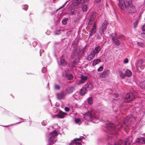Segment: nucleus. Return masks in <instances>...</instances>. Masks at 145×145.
I'll use <instances>...</instances> for the list:
<instances>
[{
  "label": "nucleus",
  "mask_w": 145,
  "mask_h": 145,
  "mask_svg": "<svg viewBox=\"0 0 145 145\" xmlns=\"http://www.w3.org/2000/svg\"><path fill=\"white\" fill-rule=\"evenodd\" d=\"M87 101L88 103L90 104L91 105L93 103V100L92 98V97H89Z\"/></svg>",
  "instance_id": "nucleus-33"
},
{
  "label": "nucleus",
  "mask_w": 145,
  "mask_h": 145,
  "mask_svg": "<svg viewBox=\"0 0 145 145\" xmlns=\"http://www.w3.org/2000/svg\"><path fill=\"white\" fill-rule=\"evenodd\" d=\"M118 97V95H116V97Z\"/></svg>",
  "instance_id": "nucleus-63"
},
{
  "label": "nucleus",
  "mask_w": 145,
  "mask_h": 145,
  "mask_svg": "<svg viewBox=\"0 0 145 145\" xmlns=\"http://www.w3.org/2000/svg\"><path fill=\"white\" fill-rule=\"evenodd\" d=\"M80 140H81L82 139H84V138L83 136L80 137Z\"/></svg>",
  "instance_id": "nucleus-54"
},
{
  "label": "nucleus",
  "mask_w": 145,
  "mask_h": 145,
  "mask_svg": "<svg viewBox=\"0 0 145 145\" xmlns=\"http://www.w3.org/2000/svg\"><path fill=\"white\" fill-rule=\"evenodd\" d=\"M81 79L79 81V84H83L86 81L87 79V77L82 75H81Z\"/></svg>",
  "instance_id": "nucleus-13"
},
{
  "label": "nucleus",
  "mask_w": 145,
  "mask_h": 145,
  "mask_svg": "<svg viewBox=\"0 0 145 145\" xmlns=\"http://www.w3.org/2000/svg\"><path fill=\"white\" fill-rule=\"evenodd\" d=\"M61 31L60 30H56L55 31V35H58L60 34Z\"/></svg>",
  "instance_id": "nucleus-39"
},
{
  "label": "nucleus",
  "mask_w": 145,
  "mask_h": 145,
  "mask_svg": "<svg viewBox=\"0 0 145 145\" xmlns=\"http://www.w3.org/2000/svg\"><path fill=\"white\" fill-rule=\"evenodd\" d=\"M66 114L67 113L62 112L59 113L58 116L59 118H64Z\"/></svg>",
  "instance_id": "nucleus-27"
},
{
  "label": "nucleus",
  "mask_w": 145,
  "mask_h": 145,
  "mask_svg": "<svg viewBox=\"0 0 145 145\" xmlns=\"http://www.w3.org/2000/svg\"><path fill=\"white\" fill-rule=\"evenodd\" d=\"M80 141V138H76L72 141L70 143L69 145H81L82 144L80 142H78L76 141Z\"/></svg>",
  "instance_id": "nucleus-11"
},
{
  "label": "nucleus",
  "mask_w": 145,
  "mask_h": 145,
  "mask_svg": "<svg viewBox=\"0 0 145 145\" xmlns=\"http://www.w3.org/2000/svg\"><path fill=\"white\" fill-rule=\"evenodd\" d=\"M93 34L91 32L90 33L89 35V39L90 38V37L92 36V35Z\"/></svg>",
  "instance_id": "nucleus-55"
},
{
  "label": "nucleus",
  "mask_w": 145,
  "mask_h": 145,
  "mask_svg": "<svg viewBox=\"0 0 145 145\" xmlns=\"http://www.w3.org/2000/svg\"><path fill=\"white\" fill-rule=\"evenodd\" d=\"M108 24L107 21L106 20H105L102 24V26L99 28V31L101 36L103 37V34H104V31L107 28Z\"/></svg>",
  "instance_id": "nucleus-5"
},
{
  "label": "nucleus",
  "mask_w": 145,
  "mask_h": 145,
  "mask_svg": "<svg viewBox=\"0 0 145 145\" xmlns=\"http://www.w3.org/2000/svg\"><path fill=\"white\" fill-rule=\"evenodd\" d=\"M141 36L142 38L145 39V33H141Z\"/></svg>",
  "instance_id": "nucleus-45"
},
{
  "label": "nucleus",
  "mask_w": 145,
  "mask_h": 145,
  "mask_svg": "<svg viewBox=\"0 0 145 145\" xmlns=\"http://www.w3.org/2000/svg\"><path fill=\"white\" fill-rule=\"evenodd\" d=\"M57 133L56 130H54L49 134H47L46 136L47 140H48V145H52L56 141L55 138L57 135Z\"/></svg>",
  "instance_id": "nucleus-3"
},
{
  "label": "nucleus",
  "mask_w": 145,
  "mask_h": 145,
  "mask_svg": "<svg viewBox=\"0 0 145 145\" xmlns=\"http://www.w3.org/2000/svg\"><path fill=\"white\" fill-rule=\"evenodd\" d=\"M59 9V8L57 9V10H56V11H54L52 14L54 13H56Z\"/></svg>",
  "instance_id": "nucleus-58"
},
{
  "label": "nucleus",
  "mask_w": 145,
  "mask_h": 145,
  "mask_svg": "<svg viewBox=\"0 0 145 145\" xmlns=\"http://www.w3.org/2000/svg\"><path fill=\"white\" fill-rule=\"evenodd\" d=\"M142 30L143 31H145V25H143L142 27Z\"/></svg>",
  "instance_id": "nucleus-52"
},
{
  "label": "nucleus",
  "mask_w": 145,
  "mask_h": 145,
  "mask_svg": "<svg viewBox=\"0 0 145 145\" xmlns=\"http://www.w3.org/2000/svg\"><path fill=\"white\" fill-rule=\"evenodd\" d=\"M37 44V42L36 41H34L33 43V47H35Z\"/></svg>",
  "instance_id": "nucleus-47"
},
{
  "label": "nucleus",
  "mask_w": 145,
  "mask_h": 145,
  "mask_svg": "<svg viewBox=\"0 0 145 145\" xmlns=\"http://www.w3.org/2000/svg\"><path fill=\"white\" fill-rule=\"evenodd\" d=\"M128 59L127 58H125L123 62L124 63H126L128 62Z\"/></svg>",
  "instance_id": "nucleus-49"
},
{
  "label": "nucleus",
  "mask_w": 145,
  "mask_h": 145,
  "mask_svg": "<svg viewBox=\"0 0 145 145\" xmlns=\"http://www.w3.org/2000/svg\"><path fill=\"white\" fill-rule=\"evenodd\" d=\"M93 85H92V84H89L86 85L84 87L86 88V90L88 91L90 90V89H91V88H93Z\"/></svg>",
  "instance_id": "nucleus-24"
},
{
  "label": "nucleus",
  "mask_w": 145,
  "mask_h": 145,
  "mask_svg": "<svg viewBox=\"0 0 145 145\" xmlns=\"http://www.w3.org/2000/svg\"><path fill=\"white\" fill-rule=\"evenodd\" d=\"M129 118L127 117L125 119V121L124 123V124H126V123H127L128 124L130 123L129 122Z\"/></svg>",
  "instance_id": "nucleus-35"
},
{
  "label": "nucleus",
  "mask_w": 145,
  "mask_h": 145,
  "mask_svg": "<svg viewBox=\"0 0 145 145\" xmlns=\"http://www.w3.org/2000/svg\"><path fill=\"white\" fill-rule=\"evenodd\" d=\"M77 63V62L76 61V59L74 60L72 62V65H74L76 64Z\"/></svg>",
  "instance_id": "nucleus-44"
},
{
  "label": "nucleus",
  "mask_w": 145,
  "mask_h": 145,
  "mask_svg": "<svg viewBox=\"0 0 145 145\" xmlns=\"http://www.w3.org/2000/svg\"><path fill=\"white\" fill-rule=\"evenodd\" d=\"M97 38L98 39H101V37L99 35H98L97 36Z\"/></svg>",
  "instance_id": "nucleus-53"
},
{
  "label": "nucleus",
  "mask_w": 145,
  "mask_h": 145,
  "mask_svg": "<svg viewBox=\"0 0 145 145\" xmlns=\"http://www.w3.org/2000/svg\"><path fill=\"white\" fill-rule=\"evenodd\" d=\"M75 90V87L72 86L69 89H66V92L68 94L72 93Z\"/></svg>",
  "instance_id": "nucleus-18"
},
{
  "label": "nucleus",
  "mask_w": 145,
  "mask_h": 145,
  "mask_svg": "<svg viewBox=\"0 0 145 145\" xmlns=\"http://www.w3.org/2000/svg\"><path fill=\"white\" fill-rule=\"evenodd\" d=\"M114 35L115 36H116L117 35V34L116 33H115L114 34Z\"/></svg>",
  "instance_id": "nucleus-59"
},
{
  "label": "nucleus",
  "mask_w": 145,
  "mask_h": 145,
  "mask_svg": "<svg viewBox=\"0 0 145 145\" xmlns=\"http://www.w3.org/2000/svg\"><path fill=\"white\" fill-rule=\"evenodd\" d=\"M89 1V0H80V3L88 2Z\"/></svg>",
  "instance_id": "nucleus-42"
},
{
  "label": "nucleus",
  "mask_w": 145,
  "mask_h": 145,
  "mask_svg": "<svg viewBox=\"0 0 145 145\" xmlns=\"http://www.w3.org/2000/svg\"><path fill=\"white\" fill-rule=\"evenodd\" d=\"M27 8H25V10H27Z\"/></svg>",
  "instance_id": "nucleus-62"
},
{
  "label": "nucleus",
  "mask_w": 145,
  "mask_h": 145,
  "mask_svg": "<svg viewBox=\"0 0 145 145\" xmlns=\"http://www.w3.org/2000/svg\"><path fill=\"white\" fill-rule=\"evenodd\" d=\"M44 51V50H40V56H41V52H43Z\"/></svg>",
  "instance_id": "nucleus-57"
},
{
  "label": "nucleus",
  "mask_w": 145,
  "mask_h": 145,
  "mask_svg": "<svg viewBox=\"0 0 145 145\" xmlns=\"http://www.w3.org/2000/svg\"><path fill=\"white\" fill-rule=\"evenodd\" d=\"M84 118L87 121L92 122L93 123L99 122V120L95 113L88 112L84 115Z\"/></svg>",
  "instance_id": "nucleus-2"
},
{
  "label": "nucleus",
  "mask_w": 145,
  "mask_h": 145,
  "mask_svg": "<svg viewBox=\"0 0 145 145\" xmlns=\"http://www.w3.org/2000/svg\"><path fill=\"white\" fill-rule=\"evenodd\" d=\"M138 23V21L137 20V21H136L135 22H134L133 23V26H134V28H135L137 27Z\"/></svg>",
  "instance_id": "nucleus-37"
},
{
  "label": "nucleus",
  "mask_w": 145,
  "mask_h": 145,
  "mask_svg": "<svg viewBox=\"0 0 145 145\" xmlns=\"http://www.w3.org/2000/svg\"><path fill=\"white\" fill-rule=\"evenodd\" d=\"M136 143H138L140 144H145V137L140 136L135 140Z\"/></svg>",
  "instance_id": "nucleus-10"
},
{
  "label": "nucleus",
  "mask_w": 145,
  "mask_h": 145,
  "mask_svg": "<svg viewBox=\"0 0 145 145\" xmlns=\"http://www.w3.org/2000/svg\"><path fill=\"white\" fill-rule=\"evenodd\" d=\"M87 5H82V10L83 12H85L87 11Z\"/></svg>",
  "instance_id": "nucleus-32"
},
{
  "label": "nucleus",
  "mask_w": 145,
  "mask_h": 145,
  "mask_svg": "<svg viewBox=\"0 0 145 145\" xmlns=\"http://www.w3.org/2000/svg\"><path fill=\"white\" fill-rule=\"evenodd\" d=\"M123 35H121L120 36V37H118V38L120 39L121 37H123Z\"/></svg>",
  "instance_id": "nucleus-60"
},
{
  "label": "nucleus",
  "mask_w": 145,
  "mask_h": 145,
  "mask_svg": "<svg viewBox=\"0 0 145 145\" xmlns=\"http://www.w3.org/2000/svg\"><path fill=\"white\" fill-rule=\"evenodd\" d=\"M46 68L45 67H43L42 69V73H44L45 72H46Z\"/></svg>",
  "instance_id": "nucleus-46"
},
{
  "label": "nucleus",
  "mask_w": 145,
  "mask_h": 145,
  "mask_svg": "<svg viewBox=\"0 0 145 145\" xmlns=\"http://www.w3.org/2000/svg\"><path fill=\"white\" fill-rule=\"evenodd\" d=\"M127 142L124 141L123 140H121L120 141L118 144L115 143L114 145H126Z\"/></svg>",
  "instance_id": "nucleus-26"
},
{
  "label": "nucleus",
  "mask_w": 145,
  "mask_h": 145,
  "mask_svg": "<svg viewBox=\"0 0 145 145\" xmlns=\"http://www.w3.org/2000/svg\"><path fill=\"white\" fill-rule=\"evenodd\" d=\"M66 77L67 79L69 80H71L73 78V76L71 74H66Z\"/></svg>",
  "instance_id": "nucleus-29"
},
{
  "label": "nucleus",
  "mask_w": 145,
  "mask_h": 145,
  "mask_svg": "<svg viewBox=\"0 0 145 145\" xmlns=\"http://www.w3.org/2000/svg\"><path fill=\"white\" fill-rule=\"evenodd\" d=\"M65 110L66 112H68L69 111V108L68 107H66L65 108Z\"/></svg>",
  "instance_id": "nucleus-50"
},
{
  "label": "nucleus",
  "mask_w": 145,
  "mask_h": 145,
  "mask_svg": "<svg viewBox=\"0 0 145 145\" xmlns=\"http://www.w3.org/2000/svg\"><path fill=\"white\" fill-rule=\"evenodd\" d=\"M143 12V10H140V13H139V17H140L142 15V14Z\"/></svg>",
  "instance_id": "nucleus-48"
},
{
  "label": "nucleus",
  "mask_w": 145,
  "mask_h": 145,
  "mask_svg": "<svg viewBox=\"0 0 145 145\" xmlns=\"http://www.w3.org/2000/svg\"><path fill=\"white\" fill-rule=\"evenodd\" d=\"M143 61L142 59L138 60L135 63V65L137 68L140 67V69H143L144 66L142 65Z\"/></svg>",
  "instance_id": "nucleus-8"
},
{
  "label": "nucleus",
  "mask_w": 145,
  "mask_h": 145,
  "mask_svg": "<svg viewBox=\"0 0 145 145\" xmlns=\"http://www.w3.org/2000/svg\"><path fill=\"white\" fill-rule=\"evenodd\" d=\"M112 39L114 43H115L116 45L119 46L120 45L119 41L118 39L114 36H111Z\"/></svg>",
  "instance_id": "nucleus-16"
},
{
  "label": "nucleus",
  "mask_w": 145,
  "mask_h": 145,
  "mask_svg": "<svg viewBox=\"0 0 145 145\" xmlns=\"http://www.w3.org/2000/svg\"><path fill=\"white\" fill-rule=\"evenodd\" d=\"M137 44L138 46H140L141 47H144V44L143 43L138 42H137Z\"/></svg>",
  "instance_id": "nucleus-38"
},
{
  "label": "nucleus",
  "mask_w": 145,
  "mask_h": 145,
  "mask_svg": "<svg viewBox=\"0 0 145 145\" xmlns=\"http://www.w3.org/2000/svg\"><path fill=\"white\" fill-rule=\"evenodd\" d=\"M79 53L78 50L75 49L73 51L71 56V58L72 59H74L78 56Z\"/></svg>",
  "instance_id": "nucleus-14"
},
{
  "label": "nucleus",
  "mask_w": 145,
  "mask_h": 145,
  "mask_svg": "<svg viewBox=\"0 0 145 145\" xmlns=\"http://www.w3.org/2000/svg\"><path fill=\"white\" fill-rule=\"evenodd\" d=\"M119 74L120 76L122 79H124L125 78L126 76V75H125V74H124V73L122 71H119Z\"/></svg>",
  "instance_id": "nucleus-31"
},
{
  "label": "nucleus",
  "mask_w": 145,
  "mask_h": 145,
  "mask_svg": "<svg viewBox=\"0 0 145 145\" xmlns=\"http://www.w3.org/2000/svg\"><path fill=\"white\" fill-rule=\"evenodd\" d=\"M117 112V111L116 110H115V112Z\"/></svg>",
  "instance_id": "nucleus-64"
},
{
  "label": "nucleus",
  "mask_w": 145,
  "mask_h": 145,
  "mask_svg": "<svg viewBox=\"0 0 145 145\" xmlns=\"http://www.w3.org/2000/svg\"><path fill=\"white\" fill-rule=\"evenodd\" d=\"M75 9H74V10L73 11H71L69 12V16H71L74 14L75 13Z\"/></svg>",
  "instance_id": "nucleus-40"
},
{
  "label": "nucleus",
  "mask_w": 145,
  "mask_h": 145,
  "mask_svg": "<svg viewBox=\"0 0 145 145\" xmlns=\"http://www.w3.org/2000/svg\"><path fill=\"white\" fill-rule=\"evenodd\" d=\"M110 72V71L109 70H106L101 74L100 77L102 78H105L108 75Z\"/></svg>",
  "instance_id": "nucleus-12"
},
{
  "label": "nucleus",
  "mask_w": 145,
  "mask_h": 145,
  "mask_svg": "<svg viewBox=\"0 0 145 145\" xmlns=\"http://www.w3.org/2000/svg\"><path fill=\"white\" fill-rule=\"evenodd\" d=\"M68 20V19L67 18H64L62 20V22L63 24L64 25H66L67 24V22Z\"/></svg>",
  "instance_id": "nucleus-30"
},
{
  "label": "nucleus",
  "mask_w": 145,
  "mask_h": 145,
  "mask_svg": "<svg viewBox=\"0 0 145 145\" xmlns=\"http://www.w3.org/2000/svg\"><path fill=\"white\" fill-rule=\"evenodd\" d=\"M125 0H119L118 5L119 7L122 10H124L126 8Z\"/></svg>",
  "instance_id": "nucleus-9"
},
{
  "label": "nucleus",
  "mask_w": 145,
  "mask_h": 145,
  "mask_svg": "<svg viewBox=\"0 0 145 145\" xmlns=\"http://www.w3.org/2000/svg\"><path fill=\"white\" fill-rule=\"evenodd\" d=\"M143 83L145 84V80L143 82Z\"/></svg>",
  "instance_id": "nucleus-61"
},
{
  "label": "nucleus",
  "mask_w": 145,
  "mask_h": 145,
  "mask_svg": "<svg viewBox=\"0 0 145 145\" xmlns=\"http://www.w3.org/2000/svg\"><path fill=\"white\" fill-rule=\"evenodd\" d=\"M54 88L55 89L59 90L60 89V86L58 84H55L54 86Z\"/></svg>",
  "instance_id": "nucleus-36"
},
{
  "label": "nucleus",
  "mask_w": 145,
  "mask_h": 145,
  "mask_svg": "<svg viewBox=\"0 0 145 145\" xmlns=\"http://www.w3.org/2000/svg\"><path fill=\"white\" fill-rule=\"evenodd\" d=\"M127 10L129 14L132 16H133L137 12L136 9L134 6H129Z\"/></svg>",
  "instance_id": "nucleus-7"
},
{
  "label": "nucleus",
  "mask_w": 145,
  "mask_h": 145,
  "mask_svg": "<svg viewBox=\"0 0 145 145\" xmlns=\"http://www.w3.org/2000/svg\"><path fill=\"white\" fill-rule=\"evenodd\" d=\"M101 49V47L99 46H98L95 47L93 50L91 52L93 53L94 52L95 54V55L96 54L98 53L100 51Z\"/></svg>",
  "instance_id": "nucleus-19"
},
{
  "label": "nucleus",
  "mask_w": 145,
  "mask_h": 145,
  "mask_svg": "<svg viewBox=\"0 0 145 145\" xmlns=\"http://www.w3.org/2000/svg\"><path fill=\"white\" fill-rule=\"evenodd\" d=\"M103 67L102 66H101L98 69L97 71L98 72H101L103 70Z\"/></svg>",
  "instance_id": "nucleus-41"
},
{
  "label": "nucleus",
  "mask_w": 145,
  "mask_h": 145,
  "mask_svg": "<svg viewBox=\"0 0 145 145\" xmlns=\"http://www.w3.org/2000/svg\"><path fill=\"white\" fill-rule=\"evenodd\" d=\"M60 63L61 65L63 66H65L67 64L66 61L63 57V56L60 57Z\"/></svg>",
  "instance_id": "nucleus-20"
},
{
  "label": "nucleus",
  "mask_w": 145,
  "mask_h": 145,
  "mask_svg": "<svg viewBox=\"0 0 145 145\" xmlns=\"http://www.w3.org/2000/svg\"><path fill=\"white\" fill-rule=\"evenodd\" d=\"M88 91L86 90V88L84 86L82 88L80 89V94L81 95H84L87 92H88Z\"/></svg>",
  "instance_id": "nucleus-21"
},
{
  "label": "nucleus",
  "mask_w": 145,
  "mask_h": 145,
  "mask_svg": "<svg viewBox=\"0 0 145 145\" xmlns=\"http://www.w3.org/2000/svg\"><path fill=\"white\" fill-rule=\"evenodd\" d=\"M135 95L132 93H128L126 94L124 99L123 102H121L118 104V107L120 108L123 107L124 105V103H129L133 101L135 98Z\"/></svg>",
  "instance_id": "nucleus-4"
},
{
  "label": "nucleus",
  "mask_w": 145,
  "mask_h": 145,
  "mask_svg": "<svg viewBox=\"0 0 145 145\" xmlns=\"http://www.w3.org/2000/svg\"><path fill=\"white\" fill-rule=\"evenodd\" d=\"M88 25L92 26V27H94V26L96 27V24L95 22L91 20H89V22H88Z\"/></svg>",
  "instance_id": "nucleus-25"
},
{
  "label": "nucleus",
  "mask_w": 145,
  "mask_h": 145,
  "mask_svg": "<svg viewBox=\"0 0 145 145\" xmlns=\"http://www.w3.org/2000/svg\"><path fill=\"white\" fill-rule=\"evenodd\" d=\"M95 55L94 52H91V54L89 55L87 58V60L89 61H90L92 60L95 57Z\"/></svg>",
  "instance_id": "nucleus-15"
},
{
  "label": "nucleus",
  "mask_w": 145,
  "mask_h": 145,
  "mask_svg": "<svg viewBox=\"0 0 145 145\" xmlns=\"http://www.w3.org/2000/svg\"><path fill=\"white\" fill-rule=\"evenodd\" d=\"M69 1V0L67 1L62 6H61L60 8H62L63 7H64L65 6V5H66V4Z\"/></svg>",
  "instance_id": "nucleus-51"
},
{
  "label": "nucleus",
  "mask_w": 145,
  "mask_h": 145,
  "mask_svg": "<svg viewBox=\"0 0 145 145\" xmlns=\"http://www.w3.org/2000/svg\"><path fill=\"white\" fill-rule=\"evenodd\" d=\"M75 121L76 123H78L80 122V120L78 118H76L74 120Z\"/></svg>",
  "instance_id": "nucleus-43"
},
{
  "label": "nucleus",
  "mask_w": 145,
  "mask_h": 145,
  "mask_svg": "<svg viewBox=\"0 0 145 145\" xmlns=\"http://www.w3.org/2000/svg\"><path fill=\"white\" fill-rule=\"evenodd\" d=\"M105 127L108 130L110 131L109 133V135L111 136H108V139L109 140H110V138L112 139L113 135L117 134L118 131L120 130L123 126L122 125L120 124L115 126L114 124L108 121L105 122Z\"/></svg>",
  "instance_id": "nucleus-1"
},
{
  "label": "nucleus",
  "mask_w": 145,
  "mask_h": 145,
  "mask_svg": "<svg viewBox=\"0 0 145 145\" xmlns=\"http://www.w3.org/2000/svg\"><path fill=\"white\" fill-rule=\"evenodd\" d=\"M66 95V94L63 91H61L56 94L57 98L59 100L63 99Z\"/></svg>",
  "instance_id": "nucleus-6"
},
{
  "label": "nucleus",
  "mask_w": 145,
  "mask_h": 145,
  "mask_svg": "<svg viewBox=\"0 0 145 145\" xmlns=\"http://www.w3.org/2000/svg\"><path fill=\"white\" fill-rule=\"evenodd\" d=\"M96 2L97 3H99L101 1V0H95Z\"/></svg>",
  "instance_id": "nucleus-56"
},
{
  "label": "nucleus",
  "mask_w": 145,
  "mask_h": 145,
  "mask_svg": "<svg viewBox=\"0 0 145 145\" xmlns=\"http://www.w3.org/2000/svg\"><path fill=\"white\" fill-rule=\"evenodd\" d=\"M93 61L92 65L93 66H95L97 65L98 63L100 62L101 61L100 59H94Z\"/></svg>",
  "instance_id": "nucleus-23"
},
{
  "label": "nucleus",
  "mask_w": 145,
  "mask_h": 145,
  "mask_svg": "<svg viewBox=\"0 0 145 145\" xmlns=\"http://www.w3.org/2000/svg\"><path fill=\"white\" fill-rule=\"evenodd\" d=\"M81 94L80 92H77L75 94L73 95V97L75 99L78 100L80 98Z\"/></svg>",
  "instance_id": "nucleus-17"
},
{
  "label": "nucleus",
  "mask_w": 145,
  "mask_h": 145,
  "mask_svg": "<svg viewBox=\"0 0 145 145\" xmlns=\"http://www.w3.org/2000/svg\"><path fill=\"white\" fill-rule=\"evenodd\" d=\"M132 74L131 71L129 69H127L125 71V75L126 76L130 77Z\"/></svg>",
  "instance_id": "nucleus-22"
},
{
  "label": "nucleus",
  "mask_w": 145,
  "mask_h": 145,
  "mask_svg": "<svg viewBox=\"0 0 145 145\" xmlns=\"http://www.w3.org/2000/svg\"><path fill=\"white\" fill-rule=\"evenodd\" d=\"M96 26H95L94 27H92V30L90 32L92 34H94L96 32Z\"/></svg>",
  "instance_id": "nucleus-34"
},
{
  "label": "nucleus",
  "mask_w": 145,
  "mask_h": 145,
  "mask_svg": "<svg viewBox=\"0 0 145 145\" xmlns=\"http://www.w3.org/2000/svg\"><path fill=\"white\" fill-rule=\"evenodd\" d=\"M79 3H80V0H74L72 3V5L73 6H76Z\"/></svg>",
  "instance_id": "nucleus-28"
}]
</instances>
